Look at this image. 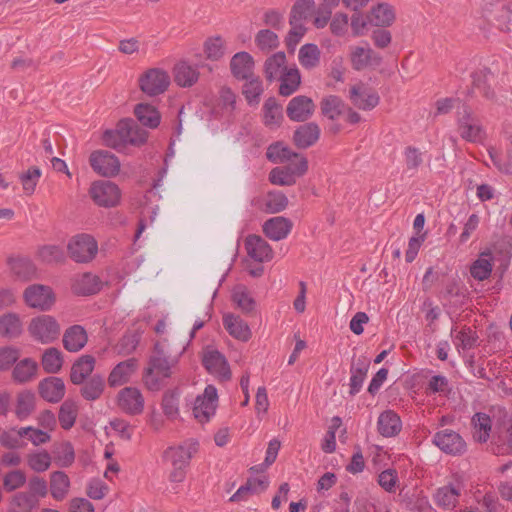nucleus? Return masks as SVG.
<instances>
[{
	"instance_id": "60",
	"label": "nucleus",
	"mask_w": 512,
	"mask_h": 512,
	"mask_svg": "<svg viewBox=\"0 0 512 512\" xmlns=\"http://www.w3.org/2000/svg\"><path fill=\"white\" fill-rule=\"evenodd\" d=\"M262 92V81L258 76L253 75L250 79L246 80V83L243 86V94L249 103H257Z\"/></svg>"
},
{
	"instance_id": "17",
	"label": "nucleus",
	"mask_w": 512,
	"mask_h": 512,
	"mask_svg": "<svg viewBox=\"0 0 512 512\" xmlns=\"http://www.w3.org/2000/svg\"><path fill=\"white\" fill-rule=\"evenodd\" d=\"M173 79L176 85L182 88H189L195 85L200 77L197 66L187 60H180L175 63L172 69Z\"/></svg>"
},
{
	"instance_id": "20",
	"label": "nucleus",
	"mask_w": 512,
	"mask_h": 512,
	"mask_svg": "<svg viewBox=\"0 0 512 512\" xmlns=\"http://www.w3.org/2000/svg\"><path fill=\"white\" fill-rule=\"evenodd\" d=\"M254 59L245 51L236 53L230 61L232 75L238 80H248L254 75Z\"/></svg>"
},
{
	"instance_id": "53",
	"label": "nucleus",
	"mask_w": 512,
	"mask_h": 512,
	"mask_svg": "<svg viewBox=\"0 0 512 512\" xmlns=\"http://www.w3.org/2000/svg\"><path fill=\"white\" fill-rule=\"evenodd\" d=\"M104 390V381L100 376H93L81 388V394L86 400H96Z\"/></svg>"
},
{
	"instance_id": "42",
	"label": "nucleus",
	"mask_w": 512,
	"mask_h": 512,
	"mask_svg": "<svg viewBox=\"0 0 512 512\" xmlns=\"http://www.w3.org/2000/svg\"><path fill=\"white\" fill-rule=\"evenodd\" d=\"M225 40L219 36L208 37L203 44V51L208 60L218 61L225 55Z\"/></svg>"
},
{
	"instance_id": "45",
	"label": "nucleus",
	"mask_w": 512,
	"mask_h": 512,
	"mask_svg": "<svg viewBox=\"0 0 512 512\" xmlns=\"http://www.w3.org/2000/svg\"><path fill=\"white\" fill-rule=\"evenodd\" d=\"M41 364L47 373H57L63 365L62 353L54 347L46 349L42 355Z\"/></svg>"
},
{
	"instance_id": "39",
	"label": "nucleus",
	"mask_w": 512,
	"mask_h": 512,
	"mask_svg": "<svg viewBox=\"0 0 512 512\" xmlns=\"http://www.w3.org/2000/svg\"><path fill=\"white\" fill-rule=\"evenodd\" d=\"M320 109L323 116L336 120L345 112L346 105L340 97L328 95L321 100Z\"/></svg>"
},
{
	"instance_id": "61",
	"label": "nucleus",
	"mask_w": 512,
	"mask_h": 512,
	"mask_svg": "<svg viewBox=\"0 0 512 512\" xmlns=\"http://www.w3.org/2000/svg\"><path fill=\"white\" fill-rule=\"evenodd\" d=\"M27 462L29 467L35 472H44L51 465V457L48 452L42 451L28 455Z\"/></svg>"
},
{
	"instance_id": "12",
	"label": "nucleus",
	"mask_w": 512,
	"mask_h": 512,
	"mask_svg": "<svg viewBox=\"0 0 512 512\" xmlns=\"http://www.w3.org/2000/svg\"><path fill=\"white\" fill-rule=\"evenodd\" d=\"M433 443L447 454L460 455L466 450V443L460 434L450 429L437 432L434 435Z\"/></svg>"
},
{
	"instance_id": "21",
	"label": "nucleus",
	"mask_w": 512,
	"mask_h": 512,
	"mask_svg": "<svg viewBox=\"0 0 512 512\" xmlns=\"http://www.w3.org/2000/svg\"><path fill=\"white\" fill-rule=\"evenodd\" d=\"M120 132L124 136L125 146L127 144L141 146L146 143L148 138L147 130L129 118L120 120Z\"/></svg>"
},
{
	"instance_id": "41",
	"label": "nucleus",
	"mask_w": 512,
	"mask_h": 512,
	"mask_svg": "<svg viewBox=\"0 0 512 512\" xmlns=\"http://www.w3.org/2000/svg\"><path fill=\"white\" fill-rule=\"evenodd\" d=\"M277 80L281 81L279 93L282 96H290L299 87L301 77L296 67L288 68Z\"/></svg>"
},
{
	"instance_id": "30",
	"label": "nucleus",
	"mask_w": 512,
	"mask_h": 512,
	"mask_svg": "<svg viewBox=\"0 0 512 512\" xmlns=\"http://www.w3.org/2000/svg\"><path fill=\"white\" fill-rule=\"evenodd\" d=\"M369 366L370 361L366 357H360L355 364H352L349 391L351 396L356 395L361 390Z\"/></svg>"
},
{
	"instance_id": "22",
	"label": "nucleus",
	"mask_w": 512,
	"mask_h": 512,
	"mask_svg": "<svg viewBox=\"0 0 512 512\" xmlns=\"http://www.w3.org/2000/svg\"><path fill=\"white\" fill-rule=\"evenodd\" d=\"M38 390L44 400L57 403L65 395V384L62 379L51 376L40 381Z\"/></svg>"
},
{
	"instance_id": "4",
	"label": "nucleus",
	"mask_w": 512,
	"mask_h": 512,
	"mask_svg": "<svg viewBox=\"0 0 512 512\" xmlns=\"http://www.w3.org/2000/svg\"><path fill=\"white\" fill-rule=\"evenodd\" d=\"M28 332L35 341L48 344L59 337L60 325L50 315H39L30 320Z\"/></svg>"
},
{
	"instance_id": "54",
	"label": "nucleus",
	"mask_w": 512,
	"mask_h": 512,
	"mask_svg": "<svg viewBox=\"0 0 512 512\" xmlns=\"http://www.w3.org/2000/svg\"><path fill=\"white\" fill-rule=\"evenodd\" d=\"M22 437H24V434H22V428H13L7 431H3L0 434V444L7 449H19L25 445L21 440Z\"/></svg>"
},
{
	"instance_id": "38",
	"label": "nucleus",
	"mask_w": 512,
	"mask_h": 512,
	"mask_svg": "<svg viewBox=\"0 0 512 512\" xmlns=\"http://www.w3.org/2000/svg\"><path fill=\"white\" fill-rule=\"evenodd\" d=\"M378 430L385 437L398 434L401 430V420L393 411H385L378 418Z\"/></svg>"
},
{
	"instance_id": "14",
	"label": "nucleus",
	"mask_w": 512,
	"mask_h": 512,
	"mask_svg": "<svg viewBox=\"0 0 512 512\" xmlns=\"http://www.w3.org/2000/svg\"><path fill=\"white\" fill-rule=\"evenodd\" d=\"M117 404L126 414L139 415L144 409V397L139 389L125 387L118 393Z\"/></svg>"
},
{
	"instance_id": "3",
	"label": "nucleus",
	"mask_w": 512,
	"mask_h": 512,
	"mask_svg": "<svg viewBox=\"0 0 512 512\" xmlns=\"http://www.w3.org/2000/svg\"><path fill=\"white\" fill-rule=\"evenodd\" d=\"M67 252L76 263H89L98 253V244L91 235L78 234L68 241Z\"/></svg>"
},
{
	"instance_id": "49",
	"label": "nucleus",
	"mask_w": 512,
	"mask_h": 512,
	"mask_svg": "<svg viewBox=\"0 0 512 512\" xmlns=\"http://www.w3.org/2000/svg\"><path fill=\"white\" fill-rule=\"evenodd\" d=\"M299 61L307 69L316 67L320 60V51L314 44H305L299 50Z\"/></svg>"
},
{
	"instance_id": "9",
	"label": "nucleus",
	"mask_w": 512,
	"mask_h": 512,
	"mask_svg": "<svg viewBox=\"0 0 512 512\" xmlns=\"http://www.w3.org/2000/svg\"><path fill=\"white\" fill-rule=\"evenodd\" d=\"M202 362L206 370L216 379L225 382L231 379L229 364L218 350L206 349L203 353Z\"/></svg>"
},
{
	"instance_id": "46",
	"label": "nucleus",
	"mask_w": 512,
	"mask_h": 512,
	"mask_svg": "<svg viewBox=\"0 0 512 512\" xmlns=\"http://www.w3.org/2000/svg\"><path fill=\"white\" fill-rule=\"evenodd\" d=\"M458 496L459 492L456 488L444 486L437 490L434 499L437 505L445 509H452L457 504Z\"/></svg>"
},
{
	"instance_id": "5",
	"label": "nucleus",
	"mask_w": 512,
	"mask_h": 512,
	"mask_svg": "<svg viewBox=\"0 0 512 512\" xmlns=\"http://www.w3.org/2000/svg\"><path fill=\"white\" fill-rule=\"evenodd\" d=\"M23 299L30 308L48 311L55 302V295L49 286L33 284L25 288Z\"/></svg>"
},
{
	"instance_id": "32",
	"label": "nucleus",
	"mask_w": 512,
	"mask_h": 512,
	"mask_svg": "<svg viewBox=\"0 0 512 512\" xmlns=\"http://www.w3.org/2000/svg\"><path fill=\"white\" fill-rule=\"evenodd\" d=\"M134 114L137 120L148 128L154 129L160 124V113L153 105L139 103L134 108Z\"/></svg>"
},
{
	"instance_id": "55",
	"label": "nucleus",
	"mask_w": 512,
	"mask_h": 512,
	"mask_svg": "<svg viewBox=\"0 0 512 512\" xmlns=\"http://www.w3.org/2000/svg\"><path fill=\"white\" fill-rule=\"evenodd\" d=\"M21 351L15 346L0 347V371H8L19 359Z\"/></svg>"
},
{
	"instance_id": "64",
	"label": "nucleus",
	"mask_w": 512,
	"mask_h": 512,
	"mask_svg": "<svg viewBox=\"0 0 512 512\" xmlns=\"http://www.w3.org/2000/svg\"><path fill=\"white\" fill-rule=\"evenodd\" d=\"M269 181L279 186H292L296 183V179L283 166L270 171Z\"/></svg>"
},
{
	"instance_id": "19",
	"label": "nucleus",
	"mask_w": 512,
	"mask_h": 512,
	"mask_svg": "<svg viewBox=\"0 0 512 512\" xmlns=\"http://www.w3.org/2000/svg\"><path fill=\"white\" fill-rule=\"evenodd\" d=\"M247 254L257 262H267L273 258L270 245L259 235H249L245 239Z\"/></svg>"
},
{
	"instance_id": "2",
	"label": "nucleus",
	"mask_w": 512,
	"mask_h": 512,
	"mask_svg": "<svg viewBox=\"0 0 512 512\" xmlns=\"http://www.w3.org/2000/svg\"><path fill=\"white\" fill-rule=\"evenodd\" d=\"M170 83L169 73L159 67L148 68L138 77V87L148 97H157L164 94Z\"/></svg>"
},
{
	"instance_id": "51",
	"label": "nucleus",
	"mask_w": 512,
	"mask_h": 512,
	"mask_svg": "<svg viewBox=\"0 0 512 512\" xmlns=\"http://www.w3.org/2000/svg\"><path fill=\"white\" fill-rule=\"evenodd\" d=\"M314 7V0H296L291 9L289 23L302 22V20L308 18Z\"/></svg>"
},
{
	"instance_id": "1",
	"label": "nucleus",
	"mask_w": 512,
	"mask_h": 512,
	"mask_svg": "<svg viewBox=\"0 0 512 512\" xmlns=\"http://www.w3.org/2000/svg\"><path fill=\"white\" fill-rule=\"evenodd\" d=\"M177 363L178 358L169 355L167 345L163 341L156 342L143 373V382L146 388L151 391L162 389L166 380L172 376Z\"/></svg>"
},
{
	"instance_id": "33",
	"label": "nucleus",
	"mask_w": 512,
	"mask_h": 512,
	"mask_svg": "<svg viewBox=\"0 0 512 512\" xmlns=\"http://www.w3.org/2000/svg\"><path fill=\"white\" fill-rule=\"evenodd\" d=\"M225 328L230 335L241 341H247L251 337L249 326L240 317L227 314L223 318Z\"/></svg>"
},
{
	"instance_id": "25",
	"label": "nucleus",
	"mask_w": 512,
	"mask_h": 512,
	"mask_svg": "<svg viewBox=\"0 0 512 512\" xmlns=\"http://www.w3.org/2000/svg\"><path fill=\"white\" fill-rule=\"evenodd\" d=\"M9 270L14 276L23 281H29L36 277V267L33 262L23 257H9L7 259Z\"/></svg>"
},
{
	"instance_id": "50",
	"label": "nucleus",
	"mask_w": 512,
	"mask_h": 512,
	"mask_svg": "<svg viewBox=\"0 0 512 512\" xmlns=\"http://www.w3.org/2000/svg\"><path fill=\"white\" fill-rule=\"evenodd\" d=\"M266 156L273 163H285L297 156V153L281 143H275L268 147Z\"/></svg>"
},
{
	"instance_id": "7",
	"label": "nucleus",
	"mask_w": 512,
	"mask_h": 512,
	"mask_svg": "<svg viewBox=\"0 0 512 512\" xmlns=\"http://www.w3.org/2000/svg\"><path fill=\"white\" fill-rule=\"evenodd\" d=\"M460 136L469 142H479L484 138V130L480 120L469 107H464L458 119Z\"/></svg>"
},
{
	"instance_id": "11",
	"label": "nucleus",
	"mask_w": 512,
	"mask_h": 512,
	"mask_svg": "<svg viewBox=\"0 0 512 512\" xmlns=\"http://www.w3.org/2000/svg\"><path fill=\"white\" fill-rule=\"evenodd\" d=\"M351 66L356 71L377 67L382 63V57L369 46H353L349 55Z\"/></svg>"
},
{
	"instance_id": "62",
	"label": "nucleus",
	"mask_w": 512,
	"mask_h": 512,
	"mask_svg": "<svg viewBox=\"0 0 512 512\" xmlns=\"http://www.w3.org/2000/svg\"><path fill=\"white\" fill-rule=\"evenodd\" d=\"M423 152L414 146H408L404 150L406 168L409 171H417L423 164Z\"/></svg>"
},
{
	"instance_id": "35",
	"label": "nucleus",
	"mask_w": 512,
	"mask_h": 512,
	"mask_svg": "<svg viewBox=\"0 0 512 512\" xmlns=\"http://www.w3.org/2000/svg\"><path fill=\"white\" fill-rule=\"evenodd\" d=\"M473 437L479 443H486L490 437L492 420L486 413L478 412L472 417Z\"/></svg>"
},
{
	"instance_id": "18",
	"label": "nucleus",
	"mask_w": 512,
	"mask_h": 512,
	"mask_svg": "<svg viewBox=\"0 0 512 512\" xmlns=\"http://www.w3.org/2000/svg\"><path fill=\"white\" fill-rule=\"evenodd\" d=\"M24 332L21 316L12 311L0 315V337L7 340L18 339Z\"/></svg>"
},
{
	"instance_id": "59",
	"label": "nucleus",
	"mask_w": 512,
	"mask_h": 512,
	"mask_svg": "<svg viewBox=\"0 0 512 512\" xmlns=\"http://www.w3.org/2000/svg\"><path fill=\"white\" fill-rule=\"evenodd\" d=\"M38 255L40 259L45 263H62L65 260V255L63 250L56 245H45L42 246Z\"/></svg>"
},
{
	"instance_id": "31",
	"label": "nucleus",
	"mask_w": 512,
	"mask_h": 512,
	"mask_svg": "<svg viewBox=\"0 0 512 512\" xmlns=\"http://www.w3.org/2000/svg\"><path fill=\"white\" fill-rule=\"evenodd\" d=\"M95 366V358L91 355L80 357L72 366L70 379L74 384H82L92 373Z\"/></svg>"
},
{
	"instance_id": "13",
	"label": "nucleus",
	"mask_w": 512,
	"mask_h": 512,
	"mask_svg": "<svg viewBox=\"0 0 512 512\" xmlns=\"http://www.w3.org/2000/svg\"><path fill=\"white\" fill-rule=\"evenodd\" d=\"M348 97L353 106L364 111L374 109L380 101L378 93L367 88L363 83L351 86Z\"/></svg>"
},
{
	"instance_id": "48",
	"label": "nucleus",
	"mask_w": 512,
	"mask_h": 512,
	"mask_svg": "<svg viewBox=\"0 0 512 512\" xmlns=\"http://www.w3.org/2000/svg\"><path fill=\"white\" fill-rule=\"evenodd\" d=\"M78 414V407L75 402L66 400L62 403L59 410V422L63 429H70L76 420Z\"/></svg>"
},
{
	"instance_id": "57",
	"label": "nucleus",
	"mask_w": 512,
	"mask_h": 512,
	"mask_svg": "<svg viewBox=\"0 0 512 512\" xmlns=\"http://www.w3.org/2000/svg\"><path fill=\"white\" fill-rule=\"evenodd\" d=\"M233 300L245 313L254 310L255 301L244 286H237L233 291Z\"/></svg>"
},
{
	"instance_id": "47",
	"label": "nucleus",
	"mask_w": 512,
	"mask_h": 512,
	"mask_svg": "<svg viewBox=\"0 0 512 512\" xmlns=\"http://www.w3.org/2000/svg\"><path fill=\"white\" fill-rule=\"evenodd\" d=\"M255 44L260 51L268 53L279 46V39L273 31L262 29L255 36Z\"/></svg>"
},
{
	"instance_id": "56",
	"label": "nucleus",
	"mask_w": 512,
	"mask_h": 512,
	"mask_svg": "<svg viewBox=\"0 0 512 512\" xmlns=\"http://www.w3.org/2000/svg\"><path fill=\"white\" fill-rule=\"evenodd\" d=\"M26 483V475L22 470H12L3 477V488L6 492H13Z\"/></svg>"
},
{
	"instance_id": "34",
	"label": "nucleus",
	"mask_w": 512,
	"mask_h": 512,
	"mask_svg": "<svg viewBox=\"0 0 512 512\" xmlns=\"http://www.w3.org/2000/svg\"><path fill=\"white\" fill-rule=\"evenodd\" d=\"M70 479L63 471H55L50 475V493L57 500H63L69 493Z\"/></svg>"
},
{
	"instance_id": "6",
	"label": "nucleus",
	"mask_w": 512,
	"mask_h": 512,
	"mask_svg": "<svg viewBox=\"0 0 512 512\" xmlns=\"http://www.w3.org/2000/svg\"><path fill=\"white\" fill-rule=\"evenodd\" d=\"M89 194L93 201L102 207L116 206L121 198L119 187L107 180L93 182L89 189Z\"/></svg>"
},
{
	"instance_id": "16",
	"label": "nucleus",
	"mask_w": 512,
	"mask_h": 512,
	"mask_svg": "<svg viewBox=\"0 0 512 512\" xmlns=\"http://www.w3.org/2000/svg\"><path fill=\"white\" fill-rule=\"evenodd\" d=\"M315 104L307 96L300 95L292 98L288 103L286 113L292 121L304 122L314 113Z\"/></svg>"
},
{
	"instance_id": "63",
	"label": "nucleus",
	"mask_w": 512,
	"mask_h": 512,
	"mask_svg": "<svg viewBox=\"0 0 512 512\" xmlns=\"http://www.w3.org/2000/svg\"><path fill=\"white\" fill-rule=\"evenodd\" d=\"M13 504L24 512H31L39 504V499L28 492H18L13 496Z\"/></svg>"
},
{
	"instance_id": "40",
	"label": "nucleus",
	"mask_w": 512,
	"mask_h": 512,
	"mask_svg": "<svg viewBox=\"0 0 512 512\" xmlns=\"http://www.w3.org/2000/svg\"><path fill=\"white\" fill-rule=\"evenodd\" d=\"M370 13V22L377 27H389L395 21V12L393 8L386 3H380L373 7Z\"/></svg>"
},
{
	"instance_id": "43",
	"label": "nucleus",
	"mask_w": 512,
	"mask_h": 512,
	"mask_svg": "<svg viewBox=\"0 0 512 512\" xmlns=\"http://www.w3.org/2000/svg\"><path fill=\"white\" fill-rule=\"evenodd\" d=\"M35 409V395L31 391H22L17 396L15 414L19 420H24Z\"/></svg>"
},
{
	"instance_id": "8",
	"label": "nucleus",
	"mask_w": 512,
	"mask_h": 512,
	"mask_svg": "<svg viewBox=\"0 0 512 512\" xmlns=\"http://www.w3.org/2000/svg\"><path fill=\"white\" fill-rule=\"evenodd\" d=\"M218 395L213 385H208L203 394L199 395L194 403L193 414L200 422L205 423L215 414L217 407Z\"/></svg>"
},
{
	"instance_id": "29",
	"label": "nucleus",
	"mask_w": 512,
	"mask_h": 512,
	"mask_svg": "<svg viewBox=\"0 0 512 512\" xmlns=\"http://www.w3.org/2000/svg\"><path fill=\"white\" fill-rule=\"evenodd\" d=\"M288 69L286 66V55L279 51L269 56L264 63L265 78L272 82L277 80Z\"/></svg>"
},
{
	"instance_id": "23",
	"label": "nucleus",
	"mask_w": 512,
	"mask_h": 512,
	"mask_svg": "<svg viewBox=\"0 0 512 512\" xmlns=\"http://www.w3.org/2000/svg\"><path fill=\"white\" fill-rule=\"evenodd\" d=\"M292 225L288 218L277 216L264 222L263 232L269 239L279 241L287 237L292 229Z\"/></svg>"
},
{
	"instance_id": "52",
	"label": "nucleus",
	"mask_w": 512,
	"mask_h": 512,
	"mask_svg": "<svg viewBox=\"0 0 512 512\" xmlns=\"http://www.w3.org/2000/svg\"><path fill=\"white\" fill-rule=\"evenodd\" d=\"M282 119V107L275 99L269 98L264 104V121L267 126H278Z\"/></svg>"
},
{
	"instance_id": "15",
	"label": "nucleus",
	"mask_w": 512,
	"mask_h": 512,
	"mask_svg": "<svg viewBox=\"0 0 512 512\" xmlns=\"http://www.w3.org/2000/svg\"><path fill=\"white\" fill-rule=\"evenodd\" d=\"M196 444H183L171 446L164 450L162 458L171 467H186L189 465L190 459L196 453Z\"/></svg>"
},
{
	"instance_id": "27",
	"label": "nucleus",
	"mask_w": 512,
	"mask_h": 512,
	"mask_svg": "<svg viewBox=\"0 0 512 512\" xmlns=\"http://www.w3.org/2000/svg\"><path fill=\"white\" fill-rule=\"evenodd\" d=\"M137 360L130 358L117 364L108 377V383L111 387H117L127 383L135 372Z\"/></svg>"
},
{
	"instance_id": "37",
	"label": "nucleus",
	"mask_w": 512,
	"mask_h": 512,
	"mask_svg": "<svg viewBox=\"0 0 512 512\" xmlns=\"http://www.w3.org/2000/svg\"><path fill=\"white\" fill-rule=\"evenodd\" d=\"M38 365L31 358H25L16 363L12 371V378L15 382L26 383L31 381L37 373Z\"/></svg>"
},
{
	"instance_id": "24",
	"label": "nucleus",
	"mask_w": 512,
	"mask_h": 512,
	"mask_svg": "<svg viewBox=\"0 0 512 512\" xmlns=\"http://www.w3.org/2000/svg\"><path fill=\"white\" fill-rule=\"evenodd\" d=\"M320 136V128L314 122L299 126L293 135L294 144L301 149H306L316 143Z\"/></svg>"
},
{
	"instance_id": "36",
	"label": "nucleus",
	"mask_w": 512,
	"mask_h": 512,
	"mask_svg": "<svg viewBox=\"0 0 512 512\" xmlns=\"http://www.w3.org/2000/svg\"><path fill=\"white\" fill-rule=\"evenodd\" d=\"M493 269V257L490 252H483L479 255L470 267L471 276L478 280L483 281L487 279Z\"/></svg>"
},
{
	"instance_id": "58",
	"label": "nucleus",
	"mask_w": 512,
	"mask_h": 512,
	"mask_svg": "<svg viewBox=\"0 0 512 512\" xmlns=\"http://www.w3.org/2000/svg\"><path fill=\"white\" fill-rule=\"evenodd\" d=\"M288 205V198L280 191H271L267 194L265 206L269 213L283 211Z\"/></svg>"
},
{
	"instance_id": "28",
	"label": "nucleus",
	"mask_w": 512,
	"mask_h": 512,
	"mask_svg": "<svg viewBox=\"0 0 512 512\" xmlns=\"http://www.w3.org/2000/svg\"><path fill=\"white\" fill-rule=\"evenodd\" d=\"M72 290L77 295H92L100 290V280L96 275L83 273L73 279Z\"/></svg>"
},
{
	"instance_id": "10",
	"label": "nucleus",
	"mask_w": 512,
	"mask_h": 512,
	"mask_svg": "<svg viewBox=\"0 0 512 512\" xmlns=\"http://www.w3.org/2000/svg\"><path fill=\"white\" fill-rule=\"evenodd\" d=\"M89 161L93 170L104 177H113L120 170L118 158L109 151H94L91 153Z\"/></svg>"
},
{
	"instance_id": "44",
	"label": "nucleus",
	"mask_w": 512,
	"mask_h": 512,
	"mask_svg": "<svg viewBox=\"0 0 512 512\" xmlns=\"http://www.w3.org/2000/svg\"><path fill=\"white\" fill-rule=\"evenodd\" d=\"M41 175V170L36 166L30 167L28 170L19 174V180L24 195L31 196L34 194Z\"/></svg>"
},
{
	"instance_id": "26",
	"label": "nucleus",
	"mask_w": 512,
	"mask_h": 512,
	"mask_svg": "<svg viewBox=\"0 0 512 512\" xmlns=\"http://www.w3.org/2000/svg\"><path fill=\"white\" fill-rule=\"evenodd\" d=\"M87 341L86 330L81 325H73L66 329L63 334V345L69 352L80 351Z\"/></svg>"
}]
</instances>
